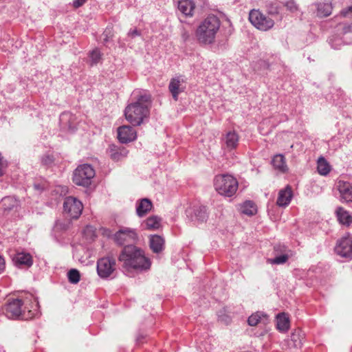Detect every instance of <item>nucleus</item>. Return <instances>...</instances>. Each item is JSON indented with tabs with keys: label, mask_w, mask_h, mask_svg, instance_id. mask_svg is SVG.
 Returning a JSON list of instances; mask_svg holds the SVG:
<instances>
[{
	"label": "nucleus",
	"mask_w": 352,
	"mask_h": 352,
	"mask_svg": "<svg viewBox=\"0 0 352 352\" xmlns=\"http://www.w3.org/2000/svg\"><path fill=\"white\" fill-rule=\"evenodd\" d=\"M34 188L36 189H38L39 188V186L36 184V185H34Z\"/></svg>",
	"instance_id": "49530a36"
},
{
	"label": "nucleus",
	"mask_w": 352,
	"mask_h": 352,
	"mask_svg": "<svg viewBox=\"0 0 352 352\" xmlns=\"http://www.w3.org/2000/svg\"><path fill=\"white\" fill-rule=\"evenodd\" d=\"M304 335L301 330L296 329L291 335V342L294 347H300L302 344Z\"/></svg>",
	"instance_id": "c756f323"
},
{
	"label": "nucleus",
	"mask_w": 352,
	"mask_h": 352,
	"mask_svg": "<svg viewBox=\"0 0 352 352\" xmlns=\"http://www.w3.org/2000/svg\"><path fill=\"white\" fill-rule=\"evenodd\" d=\"M140 34V32L136 29L130 30L128 32V35L132 38L139 36Z\"/></svg>",
	"instance_id": "37998d69"
},
{
	"label": "nucleus",
	"mask_w": 352,
	"mask_h": 352,
	"mask_svg": "<svg viewBox=\"0 0 352 352\" xmlns=\"http://www.w3.org/2000/svg\"><path fill=\"white\" fill-rule=\"evenodd\" d=\"M239 210L241 213L248 216H252L256 214V206L252 201H246L240 205Z\"/></svg>",
	"instance_id": "cd10ccee"
},
{
	"label": "nucleus",
	"mask_w": 352,
	"mask_h": 352,
	"mask_svg": "<svg viewBox=\"0 0 352 352\" xmlns=\"http://www.w3.org/2000/svg\"><path fill=\"white\" fill-rule=\"evenodd\" d=\"M186 88V79L182 76H175L170 79L168 85V90L175 101L178 100L179 94L184 92Z\"/></svg>",
	"instance_id": "f8f14e48"
},
{
	"label": "nucleus",
	"mask_w": 352,
	"mask_h": 352,
	"mask_svg": "<svg viewBox=\"0 0 352 352\" xmlns=\"http://www.w3.org/2000/svg\"><path fill=\"white\" fill-rule=\"evenodd\" d=\"M287 259H288V255L283 254L280 256H277L274 258L270 259L269 261L272 264L280 265V264H283V263H286Z\"/></svg>",
	"instance_id": "e433bc0d"
},
{
	"label": "nucleus",
	"mask_w": 352,
	"mask_h": 352,
	"mask_svg": "<svg viewBox=\"0 0 352 352\" xmlns=\"http://www.w3.org/2000/svg\"><path fill=\"white\" fill-rule=\"evenodd\" d=\"M267 320V315L263 312L257 311L252 314L248 319L250 326H256L259 322Z\"/></svg>",
	"instance_id": "c85d7f7f"
},
{
	"label": "nucleus",
	"mask_w": 352,
	"mask_h": 352,
	"mask_svg": "<svg viewBox=\"0 0 352 352\" xmlns=\"http://www.w3.org/2000/svg\"><path fill=\"white\" fill-rule=\"evenodd\" d=\"M317 169L322 175H327L329 173L330 166L324 157L318 159Z\"/></svg>",
	"instance_id": "473e14b6"
},
{
	"label": "nucleus",
	"mask_w": 352,
	"mask_h": 352,
	"mask_svg": "<svg viewBox=\"0 0 352 352\" xmlns=\"http://www.w3.org/2000/svg\"><path fill=\"white\" fill-rule=\"evenodd\" d=\"M153 204L150 199L144 198L136 203V213L138 217L146 215L152 208Z\"/></svg>",
	"instance_id": "aec40b11"
},
{
	"label": "nucleus",
	"mask_w": 352,
	"mask_h": 352,
	"mask_svg": "<svg viewBox=\"0 0 352 352\" xmlns=\"http://www.w3.org/2000/svg\"><path fill=\"white\" fill-rule=\"evenodd\" d=\"M195 5L191 0H182L178 3L179 10L186 16H192Z\"/></svg>",
	"instance_id": "a878e982"
},
{
	"label": "nucleus",
	"mask_w": 352,
	"mask_h": 352,
	"mask_svg": "<svg viewBox=\"0 0 352 352\" xmlns=\"http://www.w3.org/2000/svg\"><path fill=\"white\" fill-rule=\"evenodd\" d=\"M181 36L184 41H187L190 39L191 34L185 28H182L181 32Z\"/></svg>",
	"instance_id": "58836bf2"
},
{
	"label": "nucleus",
	"mask_w": 352,
	"mask_h": 352,
	"mask_svg": "<svg viewBox=\"0 0 352 352\" xmlns=\"http://www.w3.org/2000/svg\"><path fill=\"white\" fill-rule=\"evenodd\" d=\"M281 3L292 12L296 11L298 9L297 5L294 0H281Z\"/></svg>",
	"instance_id": "4c0bfd02"
},
{
	"label": "nucleus",
	"mask_w": 352,
	"mask_h": 352,
	"mask_svg": "<svg viewBox=\"0 0 352 352\" xmlns=\"http://www.w3.org/2000/svg\"><path fill=\"white\" fill-rule=\"evenodd\" d=\"M138 239V236L135 230L130 228H122L113 235V240L120 245L134 243Z\"/></svg>",
	"instance_id": "9b49d317"
},
{
	"label": "nucleus",
	"mask_w": 352,
	"mask_h": 352,
	"mask_svg": "<svg viewBox=\"0 0 352 352\" xmlns=\"http://www.w3.org/2000/svg\"><path fill=\"white\" fill-rule=\"evenodd\" d=\"M238 181L233 176L225 174L218 175L214 179L215 190L221 196L231 197L237 191Z\"/></svg>",
	"instance_id": "39448f33"
},
{
	"label": "nucleus",
	"mask_w": 352,
	"mask_h": 352,
	"mask_svg": "<svg viewBox=\"0 0 352 352\" xmlns=\"http://www.w3.org/2000/svg\"><path fill=\"white\" fill-rule=\"evenodd\" d=\"M86 1L87 0H74V6L76 8H78L81 6L82 4H84Z\"/></svg>",
	"instance_id": "c03bdc74"
},
{
	"label": "nucleus",
	"mask_w": 352,
	"mask_h": 352,
	"mask_svg": "<svg viewBox=\"0 0 352 352\" xmlns=\"http://www.w3.org/2000/svg\"><path fill=\"white\" fill-rule=\"evenodd\" d=\"M142 226L146 230H157L161 227V219L157 216H151L144 221Z\"/></svg>",
	"instance_id": "393cba45"
},
{
	"label": "nucleus",
	"mask_w": 352,
	"mask_h": 352,
	"mask_svg": "<svg viewBox=\"0 0 352 352\" xmlns=\"http://www.w3.org/2000/svg\"><path fill=\"white\" fill-rule=\"evenodd\" d=\"M52 162H53V157H52V156H51L50 155H44L42 158L43 164H45V165L50 164L51 163H52Z\"/></svg>",
	"instance_id": "a19ab883"
},
{
	"label": "nucleus",
	"mask_w": 352,
	"mask_h": 352,
	"mask_svg": "<svg viewBox=\"0 0 352 352\" xmlns=\"http://www.w3.org/2000/svg\"><path fill=\"white\" fill-rule=\"evenodd\" d=\"M342 14L344 16H352V5L349 6L346 9L343 10Z\"/></svg>",
	"instance_id": "79ce46f5"
},
{
	"label": "nucleus",
	"mask_w": 352,
	"mask_h": 352,
	"mask_svg": "<svg viewBox=\"0 0 352 352\" xmlns=\"http://www.w3.org/2000/svg\"><path fill=\"white\" fill-rule=\"evenodd\" d=\"M69 281L72 284H76L80 281V272L76 269L70 270L67 273Z\"/></svg>",
	"instance_id": "72a5a7b5"
},
{
	"label": "nucleus",
	"mask_w": 352,
	"mask_h": 352,
	"mask_svg": "<svg viewBox=\"0 0 352 352\" xmlns=\"http://www.w3.org/2000/svg\"><path fill=\"white\" fill-rule=\"evenodd\" d=\"M116 270V259L112 256L102 257L97 261V273L103 279L109 278Z\"/></svg>",
	"instance_id": "1a4fd4ad"
},
{
	"label": "nucleus",
	"mask_w": 352,
	"mask_h": 352,
	"mask_svg": "<svg viewBox=\"0 0 352 352\" xmlns=\"http://www.w3.org/2000/svg\"><path fill=\"white\" fill-rule=\"evenodd\" d=\"M336 213L338 220L341 224L349 226L352 223V215L342 207H338Z\"/></svg>",
	"instance_id": "4be33fe9"
},
{
	"label": "nucleus",
	"mask_w": 352,
	"mask_h": 352,
	"mask_svg": "<svg viewBox=\"0 0 352 352\" xmlns=\"http://www.w3.org/2000/svg\"><path fill=\"white\" fill-rule=\"evenodd\" d=\"M133 94L135 101L126 107L124 115L126 120L131 124L139 126L149 116L151 95L146 91H135Z\"/></svg>",
	"instance_id": "f03ea898"
},
{
	"label": "nucleus",
	"mask_w": 352,
	"mask_h": 352,
	"mask_svg": "<svg viewBox=\"0 0 352 352\" xmlns=\"http://www.w3.org/2000/svg\"><path fill=\"white\" fill-rule=\"evenodd\" d=\"M109 153L113 160L118 162L127 156L128 151L124 147L117 148L115 146H111L109 148Z\"/></svg>",
	"instance_id": "b1692460"
},
{
	"label": "nucleus",
	"mask_w": 352,
	"mask_h": 352,
	"mask_svg": "<svg viewBox=\"0 0 352 352\" xmlns=\"http://www.w3.org/2000/svg\"><path fill=\"white\" fill-rule=\"evenodd\" d=\"M6 167L7 162L3 160L1 154L0 153V177L3 174V171Z\"/></svg>",
	"instance_id": "ea45409f"
},
{
	"label": "nucleus",
	"mask_w": 352,
	"mask_h": 352,
	"mask_svg": "<svg viewBox=\"0 0 352 352\" xmlns=\"http://www.w3.org/2000/svg\"><path fill=\"white\" fill-rule=\"evenodd\" d=\"M118 259L126 270L144 272L149 270L151 265V260L145 256L144 251L132 245L123 248Z\"/></svg>",
	"instance_id": "7ed1b4c3"
},
{
	"label": "nucleus",
	"mask_w": 352,
	"mask_h": 352,
	"mask_svg": "<svg viewBox=\"0 0 352 352\" xmlns=\"http://www.w3.org/2000/svg\"><path fill=\"white\" fill-rule=\"evenodd\" d=\"M149 243L151 249L155 253L162 252L164 248V239L160 235H151Z\"/></svg>",
	"instance_id": "5701e85b"
},
{
	"label": "nucleus",
	"mask_w": 352,
	"mask_h": 352,
	"mask_svg": "<svg viewBox=\"0 0 352 352\" xmlns=\"http://www.w3.org/2000/svg\"><path fill=\"white\" fill-rule=\"evenodd\" d=\"M276 326L280 331H286L289 327V318L285 313L279 314L276 317Z\"/></svg>",
	"instance_id": "bb28decb"
},
{
	"label": "nucleus",
	"mask_w": 352,
	"mask_h": 352,
	"mask_svg": "<svg viewBox=\"0 0 352 352\" xmlns=\"http://www.w3.org/2000/svg\"><path fill=\"white\" fill-rule=\"evenodd\" d=\"M5 270V261L4 258L0 255V273Z\"/></svg>",
	"instance_id": "a18cd8bd"
},
{
	"label": "nucleus",
	"mask_w": 352,
	"mask_h": 352,
	"mask_svg": "<svg viewBox=\"0 0 352 352\" xmlns=\"http://www.w3.org/2000/svg\"><path fill=\"white\" fill-rule=\"evenodd\" d=\"M71 222L69 220H57L54 225V229L56 230H66L70 226Z\"/></svg>",
	"instance_id": "f704fd0d"
},
{
	"label": "nucleus",
	"mask_w": 352,
	"mask_h": 352,
	"mask_svg": "<svg viewBox=\"0 0 352 352\" xmlns=\"http://www.w3.org/2000/svg\"><path fill=\"white\" fill-rule=\"evenodd\" d=\"M331 11L332 6L330 3H321L318 5V15L321 17L330 15Z\"/></svg>",
	"instance_id": "2f4dec72"
},
{
	"label": "nucleus",
	"mask_w": 352,
	"mask_h": 352,
	"mask_svg": "<svg viewBox=\"0 0 352 352\" xmlns=\"http://www.w3.org/2000/svg\"><path fill=\"white\" fill-rule=\"evenodd\" d=\"M338 190L341 199L345 202L352 203V186L350 183L344 181L338 182Z\"/></svg>",
	"instance_id": "f3484780"
},
{
	"label": "nucleus",
	"mask_w": 352,
	"mask_h": 352,
	"mask_svg": "<svg viewBox=\"0 0 352 352\" xmlns=\"http://www.w3.org/2000/svg\"><path fill=\"white\" fill-rule=\"evenodd\" d=\"M292 197V188L287 186L279 191L276 204L280 207H286L291 202Z\"/></svg>",
	"instance_id": "a211bd4d"
},
{
	"label": "nucleus",
	"mask_w": 352,
	"mask_h": 352,
	"mask_svg": "<svg viewBox=\"0 0 352 352\" xmlns=\"http://www.w3.org/2000/svg\"><path fill=\"white\" fill-rule=\"evenodd\" d=\"M137 138L136 131L130 126H121L118 129V138L121 143H128Z\"/></svg>",
	"instance_id": "4468645a"
},
{
	"label": "nucleus",
	"mask_w": 352,
	"mask_h": 352,
	"mask_svg": "<svg viewBox=\"0 0 352 352\" xmlns=\"http://www.w3.org/2000/svg\"><path fill=\"white\" fill-rule=\"evenodd\" d=\"M272 164L273 167L280 173H285L288 170L285 158L281 154L274 155L272 158Z\"/></svg>",
	"instance_id": "412c9836"
},
{
	"label": "nucleus",
	"mask_w": 352,
	"mask_h": 352,
	"mask_svg": "<svg viewBox=\"0 0 352 352\" xmlns=\"http://www.w3.org/2000/svg\"><path fill=\"white\" fill-rule=\"evenodd\" d=\"M186 213L188 218L195 224L203 223L208 218L207 209L205 206H195L188 208Z\"/></svg>",
	"instance_id": "ddd939ff"
},
{
	"label": "nucleus",
	"mask_w": 352,
	"mask_h": 352,
	"mask_svg": "<svg viewBox=\"0 0 352 352\" xmlns=\"http://www.w3.org/2000/svg\"><path fill=\"white\" fill-rule=\"evenodd\" d=\"M249 20L256 28L261 31H267L274 25L273 19L258 10H252L250 12Z\"/></svg>",
	"instance_id": "0eeeda50"
},
{
	"label": "nucleus",
	"mask_w": 352,
	"mask_h": 352,
	"mask_svg": "<svg viewBox=\"0 0 352 352\" xmlns=\"http://www.w3.org/2000/svg\"><path fill=\"white\" fill-rule=\"evenodd\" d=\"M38 303L32 294L21 298L9 299L3 307V313L10 319L29 320L38 314Z\"/></svg>",
	"instance_id": "f257e3e1"
},
{
	"label": "nucleus",
	"mask_w": 352,
	"mask_h": 352,
	"mask_svg": "<svg viewBox=\"0 0 352 352\" xmlns=\"http://www.w3.org/2000/svg\"><path fill=\"white\" fill-rule=\"evenodd\" d=\"M220 25L221 23L218 17L214 15H209L197 28L195 36L197 41L204 45L213 43Z\"/></svg>",
	"instance_id": "20e7f679"
},
{
	"label": "nucleus",
	"mask_w": 352,
	"mask_h": 352,
	"mask_svg": "<svg viewBox=\"0 0 352 352\" xmlns=\"http://www.w3.org/2000/svg\"><path fill=\"white\" fill-rule=\"evenodd\" d=\"M101 56H102V54L98 49H95V50H92L89 53V58H90L91 65L97 64L100 61V60L101 58Z\"/></svg>",
	"instance_id": "c9c22d12"
},
{
	"label": "nucleus",
	"mask_w": 352,
	"mask_h": 352,
	"mask_svg": "<svg viewBox=\"0 0 352 352\" xmlns=\"http://www.w3.org/2000/svg\"><path fill=\"white\" fill-rule=\"evenodd\" d=\"M95 176V170L91 166L85 164L78 166L74 170L73 182L78 186L87 187L91 184Z\"/></svg>",
	"instance_id": "423d86ee"
},
{
	"label": "nucleus",
	"mask_w": 352,
	"mask_h": 352,
	"mask_svg": "<svg viewBox=\"0 0 352 352\" xmlns=\"http://www.w3.org/2000/svg\"><path fill=\"white\" fill-rule=\"evenodd\" d=\"M19 207V201L14 197H3L0 201V213L8 214L11 211H16Z\"/></svg>",
	"instance_id": "2eb2a0df"
},
{
	"label": "nucleus",
	"mask_w": 352,
	"mask_h": 352,
	"mask_svg": "<svg viewBox=\"0 0 352 352\" xmlns=\"http://www.w3.org/2000/svg\"><path fill=\"white\" fill-rule=\"evenodd\" d=\"M335 252L342 258L352 259V236L349 234L337 241Z\"/></svg>",
	"instance_id": "9d476101"
},
{
	"label": "nucleus",
	"mask_w": 352,
	"mask_h": 352,
	"mask_svg": "<svg viewBox=\"0 0 352 352\" xmlns=\"http://www.w3.org/2000/svg\"><path fill=\"white\" fill-rule=\"evenodd\" d=\"M12 261L20 268H28L33 264L32 256L25 252H18L12 257Z\"/></svg>",
	"instance_id": "dca6fc26"
},
{
	"label": "nucleus",
	"mask_w": 352,
	"mask_h": 352,
	"mask_svg": "<svg viewBox=\"0 0 352 352\" xmlns=\"http://www.w3.org/2000/svg\"><path fill=\"white\" fill-rule=\"evenodd\" d=\"M239 141V135L235 131H228L223 139L224 146L229 151L236 148Z\"/></svg>",
	"instance_id": "6ab92c4d"
},
{
	"label": "nucleus",
	"mask_w": 352,
	"mask_h": 352,
	"mask_svg": "<svg viewBox=\"0 0 352 352\" xmlns=\"http://www.w3.org/2000/svg\"><path fill=\"white\" fill-rule=\"evenodd\" d=\"M230 311L228 307H224L218 311V320L226 324H228L231 322L232 318L230 315Z\"/></svg>",
	"instance_id": "7c9ffc66"
},
{
	"label": "nucleus",
	"mask_w": 352,
	"mask_h": 352,
	"mask_svg": "<svg viewBox=\"0 0 352 352\" xmlns=\"http://www.w3.org/2000/svg\"><path fill=\"white\" fill-rule=\"evenodd\" d=\"M82 202L74 197H67L63 203V211L71 219H78L82 211Z\"/></svg>",
	"instance_id": "6e6552de"
}]
</instances>
